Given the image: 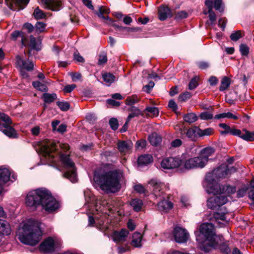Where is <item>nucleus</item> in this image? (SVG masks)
<instances>
[{
  "mask_svg": "<svg viewBox=\"0 0 254 254\" xmlns=\"http://www.w3.org/2000/svg\"><path fill=\"white\" fill-rule=\"evenodd\" d=\"M26 205L32 209L41 206L45 211L51 213L59 207V202L45 188L38 189L29 191L25 198Z\"/></svg>",
  "mask_w": 254,
  "mask_h": 254,
  "instance_id": "obj_1",
  "label": "nucleus"
},
{
  "mask_svg": "<svg viewBox=\"0 0 254 254\" xmlns=\"http://www.w3.org/2000/svg\"><path fill=\"white\" fill-rule=\"evenodd\" d=\"M195 234L200 248L206 253L212 249H216L221 241V236L215 234L214 225L211 223L202 224L199 232H196Z\"/></svg>",
  "mask_w": 254,
  "mask_h": 254,
  "instance_id": "obj_2",
  "label": "nucleus"
},
{
  "mask_svg": "<svg viewBox=\"0 0 254 254\" xmlns=\"http://www.w3.org/2000/svg\"><path fill=\"white\" fill-rule=\"evenodd\" d=\"M40 224L32 220L24 222L18 229L17 236L22 243L31 246L37 245L42 238Z\"/></svg>",
  "mask_w": 254,
  "mask_h": 254,
  "instance_id": "obj_3",
  "label": "nucleus"
},
{
  "mask_svg": "<svg viewBox=\"0 0 254 254\" xmlns=\"http://www.w3.org/2000/svg\"><path fill=\"white\" fill-rule=\"evenodd\" d=\"M122 177L121 171L115 170L101 175H95L94 180L100 185L102 190L115 192L120 188V181Z\"/></svg>",
  "mask_w": 254,
  "mask_h": 254,
  "instance_id": "obj_4",
  "label": "nucleus"
},
{
  "mask_svg": "<svg viewBox=\"0 0 254 254\" xmlns=\"http://www.w3.org/2000/svg\"><path fill=\"white\" fill-rule=\"evenodd\" d=\"M60 159L65 167L71 169V171H67L63 175L64 177L68 179L71 182L75 183L77 177L74 170V163L70 159L69 155L61 154Z\"/></svg>",
  "mask_w": 254,
  "mask_h": 254,
  "instance_id": "obj_5",
  "label": "nucleus"
},
{
  "mask_svg": "<svg viewBox=\"0 0 254 254\" xmlns=\"http://www.w3.org/2000/svg\"><path fill=\"white\" fill-rule=\"evenodd\" d=\"M236 169L234 167H229L223 164L220 167L215 169L211 172L208 173L207 175H210L211 178H215V180L223 179L227 177L229 174L235 172Z\"/></svg>",
  "mask_w": 254,
  "mask_h": 254,
  "instance_id": "obj_6",
  "label": "nucleus"
},
{
  "mask_svg": "<svg viewBox=\"0 0 254 254\" xmlns=\"http://www.w3.org/2000/svg\"><path fill=\"white\" fill-rule=\"evenodd\" d=\"M210 175H206L204 182L206 191L209 194H221L222 186L217 183L215 178H211Z\"/></svg>",
  "mask_w": 254,
  "mask_h": 254,
  "instance_id": "obj_7",
  "label": "nucleus"
},
{
  "mask_svg": "<svg viewBox=\"0 0 254 254\" xmlns=\"http://www.w3.org/2000/svg\"><path fill=\"white\" fill-rule=\"evenodd\" d=\"M58 146H59L64 151H66L69 149V146L68 144L60 142L56 143L52 142L50 144L43 146V151L46 157H48L49 161L52 163H54L55 161L54 160V156L51 154V153L56 150Z\"/></svg>",
  "mask_w": 254,
  "mask_h": 254,
  "instance_id": "obj_8",
  "label": "nucleus"
},
{
  "mask_svg": "<svg viewBox=\"0 0 254 254\" xmlns=\"http://www.w3.org/2000/svg\"><path fill=\"white\" fill-rule=\"evenodd\" d=\"M183 158L181 157H168L163 159L161 162V166L165 169H173L177 168L180 171Z\"/></svg>",
  "mask_w": 254,
  "mask_h": 254,
  "instance_id": "obj_9",
  "label": "nucleus"
},
{
  "mask_svg": "<svg viewBox=\"0 0 254 254\" xmlns=\"http://www.w3.org/2000/svg\"><path fill=\"white\" fill-rule=\"evenodd\" d=\"M200 159L198 157L191 158L188 160L183 159V162L181 163L180 168V172H184L194 168H203V166Z\"/></svg>",
  "mask_w": 254,
  "mask_h": 254,
  "instance_id": "obj_10",
  "label": "nucleus"
},
{
  "mask_svg": "<svg viewBox=\"0 0 254 254\" xmlns=\"http://www.w3.org/2000/svg\"><path fill=\"white\" fill-rule=\"evenodd\" d=\"M228 201L226 196L224 195L215 196L208 198L207 201V207L212 209H219Z\"/></svg>",
  "mask_w": 254,
  "mask_h": 254,
  "instance_id": "obj_11",
  "label": "nucleus"
},
{
  "mask_svg": "<svg viewBox=\"0 0 254 254\" xmlns=\"http://www.w3.org/2000/svg\"><path fill=\"white\" fill-rule=\"evenodd\" d=\"M173 235L175 241L179 243L186 242L189 237V234L186 230L180 227L174 228Z\"/></svg>",
  "mask_w": 254,
  "mask_h": 254,
  "instance_id": "obj_12",
  "label": "nucleus"
},
{
  "mask_svg": "<svg viewBox=\"0 0 254 254\" xmlns=\"http://www.w3.org/2000/svg\"><path fill=\"white\" fill-rule=\"evenodd\" d=\"M149 184L152 187L153 194L156 196H162L164 191L167 190L166 186L164 184L156 179L151 180L149 182Z\"/></svg>",
  "mask_w": 254,
  "mask_h": 254,
  "instance_id": "obj_13",
  "label": "nucleus"
},
{
  "mask_svg": "<svg viewBox=\"0 0 254 254\" xmlns=\"http://www.w3.org/2000/svg\"><path fill=\"white\" fill-rule=\"evenodd\" d=\"M55 248V241L51 237L45 239L39 246L40 251L45 253L53 252Z\"/></svg>",
  "mask_w": 254,
  "mask_h": 254,
  "instance_id": "obj_14",
  "label": "nucleus"
},
{
  "mask_svg": "<svg viewBox=\"0 0 254 254\" xmlns=\"http://www.w3.org/2000/svg\"><path fill=\"white\" fill-rule=\"evenodd\" d=\"M16 65L20 70L25 69L32 71L34 68V64L29 60H23L19 56L16 57Z\"/></svg>",
  "mask_w": 254,
  "mask_h": 254,
  "instance_id": "obj_15",
  "label": "nucleus"
},
{
  "mask_svg": "<svg viewBox=\"0 0 254 254\" xmlns=\"http://www.w3.org/2000/svg\"><path fill=\"white\" fill-rule=\"evenodd\" d=\"M180 134L182 137L185 136L190 139L191 140H195L199 136V131H200V128L197 127H192L187 130L186 129H181Z\"/></svg>",
  "mask_w": 254,
  "mask_h": 254,
  "instance_id": "obj_16",
  "label": "nucleus"
},
{
  "mask_svg": "<svg viewBox=\"0 0 254 254\" xmlns=\"http://www.w3.org/2000/svg\"><path fill=\"white\" fill-rule=\"evenodd\" d=\"M215 150L212 147H206L202 149L200 153L199 156L198 157L200 159V161L203 167L207 163L209 158L214 154Z\"/></svg>",
  "mask_w": 254,
  "mask_h": 254,
  "instance_id": "obj_17",
  "label": "nucleus"
},
{
  "mask_svg": "<svg viewBox=\"0 0 254 254\" xmlns=\"http://www.w3.org/2000/svg\"><path fill=\"white\" fill-rule=\"evenodd\" d=\"M41 2L45 8L53 11H58L62 7V3L60 1L55 0H41Z\"/></svg>",
  "mask_w": 254,
  "mask_h": 254,
  "instance_id": "obj_18",
  "label": "nucleus"
},
{
  "mask_svg": "<svg viewBox=\"0 0 254 254\" xmlns=\"http://www.w3.org/2000/svg\"><path fill=\"white\" fill-rule=\"evenodd\" d=\"M223 208H225V207H222L221 209L218 210L217 212L215 213L214 216L218 224L225 225L228 223L229 219H228V212L225 210V211H223L222 209Z\"/></svg>",
  "mask_w": 254,
  "mask_h": 254,
  "instance_id": "obj_19",
  "label": "nucleus"
},
{
  "mask_svg": "<svg viewBox=\"0 0 254 254\" xmlns=\"http://www.w3.org/2000/svg\"><path fill=\"white\" fill-rule=\"evenodd\" d=\"M117 146L120 152L122 154H126L131 151L133 143L130 140L119 141L118 142Z\"/></svg>",
  "mask_w": 254,
  "mask_h": 254,
  "instance_id": "obj_20",
  "label": "nucleus"
},
{
  "mask_svg": "<svg viewBox=\"0 0 254 254\" xmlns=\"http://www.w3.org/2000/svg\"><path fill=\"white\" fill-rule=\"evenodd\" d=\"M29 0H5V1L7 6L12 10H15L16 9V6L17 5L20 7L18 9H23L24 7L22 5H26Z\"/></svg>",
  "mask_w": 254,
  "mask_h": 254,
  "instance_id": "obj_21",
  "label": "nucleus"
},
{
  "mask_svg": "<svg viewBox=\"0 0 254 254\" xmlns=\"http://www.w3.org/2000/svg\"><path fill=\"white\" fill-rule=\"evenodd\" d=\"M128 234V231L126 229H122L121 231H115L113 233L112 237L116 243H120L126 240Z\"/></svg>",
  "mask_w": 254,
  "mask_h": 254,
  "instance_id": "obj_22",
  "label": "nucleus"
},
{
  "mask_svg": "<svg viewBox=\"0 0 254 254\" xmlns=\"http://www.w3.org/2000/svg\"><path fill=\"white\" fill-rule=\"evenodd\" d=\"M173 203L168 199H163L160 201L157 204V207L159 211L167 212L172 208Z\"/></svg>",
  "mask_w": 254,
  "mask_h": 254,
  "instance_id": "obj_23",
  "label": "nucleus"
},
{
  "mask_svg": "<svg viewBox=\"0 0 254 254\" xmlns=\"http://www.w3.org/2000/svg\"><path fill=\"white\" fill-rule=\"evenodd\" d=\"M11 233V228L9 223L4 220L0 219V236L8 235Z\"/></svg>",
  "mask_w": 254,
  "mask_h": 254,
  "instance_id": "obj_24",
  "label": "nucleus"
},
{
  "mask_svg": "<svg viewBox=\"0 0 254 254\" xmlns=\"http://www.w3.org/2000/svg\"><path fill=\"white\" fill-rule=\"evenodd\" d=\"M159 18L161 20H164L169 17L171 16L170 9L166 6L160 7L158 10Z\"/></svg>",
  "mask_w": 254,
  "mask_h": 254,
  "instance_id": "obj_25",
  "label": "nucleus"
},
{
  "mask_svg": "<svg viewBox=\"0 0 254 254\" xmlns=\"http://www.w3.org/2000/svg\"><path fill=\"white\" fill-rule=\"evenodd\" d=\"M142 239V236L140 233H134L132 236L131 245L134 247H141Z\"/></svg>",
  "mask_w": 254,
  "mask_h": 254,
  "instance_id": "obj_26",
  "label": "nucleus"
},
{
  "mask_svg": "<svg viewBox=\"0 0 254 254\" xmlns=\"http://www.w3.org/2000/svg\"><path fill=\"white\" fill-rule=\"evenodd\" d=\"M236 191V188L229 185H222L221 194H225L228 196H230Z\"/></svg>",
  "mask_w": 254,
  "mask_h": 254,
  "instance_id": "obj_27",
  "label": "nucleus"
},
{
  "mask_svg": "<svg viewBox=\"0 0 254 254\" xmlns=\"http://www.w3.org/2000/svg\"><path fill=\"white\" fill-rule=\"evenodd\" d=\"M153 158L151 155L145 154L139 156L137 162L139 165H145L152 161Z\"/></svg>",
  "mask_w": 254,
  "mask_h": 254,
  "instance_id": "obj_28",
  "label": "nucleus"
},
{
  "mask_svg": "<svg viewBox=\"0 0 254 254\" xmlns=\"http://www.w3.org/2000/svg\"><path fill=\"white\" fill-rule=\"evenodd\" d=\"M3 133L9 137H16V133L14 129L10 125H4L1 130Z\"/></svg>",
  "mask_w": 254,
  "mask_h": 254,
  "instance_id": "obj_29",
  "label": "nucleus"
},
{
  "mask_svg": "<svg viewBox=\"0 0 254 254\" xmlns=\"http://www.w3.org/2000/svg\"><path fill=\"white\" fill-rule=\"evenodd\" d=\"M149 142L153 146H157L161 141V137L156 133H153L148 137Z\"/></svg>",
  "mask_w": 254,
  "mask_h": 254,
  "instance_id": "obj_30",
  "label": "nucleus"
},
{
  "mask_svg": "<svg viewBox=\"0 0 254 254\" xmlns=\"http://www.w3.org/2000/svg\"><path fill=\"white\" fill-rule=\"evenodd\" d=\"M130 204L132 207L133 210L137 212L141 210L143 203L141 200L134 198L131 200Z\"/></svg>",
  "mask_w": 254,
  "mask_h": 254,
  "instance_id": "obj_31",
  "label": "nucleus"
},
{
  "mask_svg": "<svg viewBox=\"0 0 254 254\" xmlns=\"http://www.w3.org/2000/svg\"><path fill=\"white\" fill-rule=\"evenodd\" d=\"M128 110L130 113L127 118V122H129L132 118L137 117L141 114L140 110L134 106H131Z\"/></svg>",
  "mask_w": 254,
  "mask_h": 254,
  "instance_id": "obj_32",
  "label": "nucleus"
},
{
  "mask_svg": "<svg viewBox=\"0 0 254 254\" xmlns=\"http://www.w3.org/2000/svg\"><path fill=\"white\" fill-rule=\"evenodd\" d=\"M221 118H228V119H233L234 120L238 119V117L235 114H232L231 112L227 113H223L221 114H219L216 115L214 117V119H220Z\"/></svg>",
  "mask_w": 254,
  "mask_h": 254,
  "instance_id": "obj_33",
  "label": "nucleus"
},
{
  "mask_svg": "<svg viewBox=\"0 0 254 254\" xmlns=\"http://www.w3.org/2000/svg\"><path fill=\"white\" fill-rule=\"evenodd\" d=\"M104 81L108 85H110L116 80V77L110 73H105L102 74Z\"/></svg>",
  "mask_w": 254,
  "mask_h": 254,
  "instance_id": "obj_34",
  "label": "nucleus"
},
{
  "mask_svg": "<svg viewBox=\"0 0 254 254\" xmlns=\"http://www.w3.org/2000/svg\"><path fill=\"white\" fill-rule=\"evenodd\" d=\"M223 238L221 236V241H220L218 247L216 249H219L224 254H228L230 252V250L226 244L223 242Z\"/></svg>",
  "mask_w": 254,
  "mask_h": 254,
  "instance_id": "obj_35",
  "label": "nucleus"
},
{
  "mask_svg": "<svg viewBox=\"0 0 254 254\" xmlns=\"http://www.w3.org/2000/svg\"><path fill=\"white\" fill-rule=\"evenodd\" d=\"M42 98L45 102L49 104L54 102L57 99V95L55 93H44Z\"/></svg>",
  "mask_w": 254,
  "mask_h": 254,
  "instance_id": "obj_36",
  "label": "nucleus"
},
{
  "mask_svg": "<svg viewBox=\"0 0 254 254\" xmlns=\"http://www.w3.org/2000/svg\"><path fill=\"white\" fill-rule=\"evenodd\" d=\"M230 79L227 76L224 77L221 80L219 90L222 91L226 90L230 86Z\"/></svg>",
  "mask_w": 254,
  "mask_h": 254,
  "instance_id": "obj_37",
  "label": "nucleus"
},
{
  "mask_svg": "<svg viewBox=\"0 0 254 254\" xmlns=\"http://www.w3.org/2000/svg\"><path fill=\"white\" fill-rule=\"evenodd\" d=\"M184 120L185 122L191 124L197 121V117L194 113H189L184 115Z\"/></svg>",
  "mask_w": 254,
  "mask_h": 254,
  "instance_id": "obj_38",
  "label": "nucleus"
},
{
  "mask_svg": "<svg viewBox=\"0 0 254 254\" xmlns=\"http://www.w3.org/2000/svg\"><path fill=\"white\" fill-rule=\"evenodd\" d=\"M32 85L34 88L41 91H47L48 90L46 85L38 81H33L32 82Z\"/></svg>",
  "mask_w": 254,
  "mask_h": 254,
  "instance_id": "obj_39",
  "label": "nucleus"
},
{
  "mask_svg": "<svg viewBox=\"0 0 254 254\" xmlns=\"http://www.w3.org/2000/svg\"><path fill=\"white\" fill-rule=\"evenodd\" d=\"M241 138L248 141H253L254 140V131H245L243 133Z\"/></svg>",
  "mask_w": 254,
  "mask_h": 254,
  "instance_id": "obj_40",
  "label": "nucleus"
},
{
  "mask_svg": "<svg viewBox=\"0 0 254 254\" xmlns=\"http://www.w3.org/2000/svg\"><path fill=\"white\" fill-rule=\"evenodd\" d=\"M34 17L37 19H42L46 17L45 13L43 12L39 7H37L33 13Z\"/></svg>",
  "mask_w": 254,
  "mask_h": 254,
  "instance_id": "obj_41",
  "label": "nucleus"
},
{
  "mask_svg": "<svg viewBox=\"0 0 254 254\" xmlns=\"http://www.w3.org/2000/svg\"><path fill=\"white\" fill-rule=\"evenodd\" d=\"M40 43H37L36 41L35 38L33 36L30 37V46L33 49H35L37 51L40 50Z\"/></svg>",
  "mask_w": 254,
  "mask_h": 254,
  "instance_id": "obj_42",
  "label": "nucleus"
},
{
  "mask_svg": "<svg viewBox=\"0 0 254 254\" xmlns=\"http://www.w3.org/2000/svg\"><path fill=\"white\" fill-rule=\"evenodd\" d=\"M0 119H1L4 123L2 125V127H4V125L8 126L11 124L12 122L9 117L7 115L3 113H0Z\"/></svg>",
  "mask_w": 254,
  "mask_h": 254,
  "instance_id": "obj_43",
  "label": "nucleus"
},
{
  "mask_svg": "<svg viewBox=\"0 0 254 254\" xmlns=\"http://www.w3.org/2000/svg\"><path fill=\"white\" fill-rule=\"evenodd\" d=\"M145 111L150 114L152 117H156L158 115L159 111L158 108L154 107H148L145 109Z\"/></svg>",
  "mask_w": 254,
  "mask_h": 254,
  "instance_id": "obj_44",
  "label": "nucleus"
},
{
  "mask_svg": "<svg viewBox=\"0 0 254 254\" xmlns=\"http://www.w3.org/2000/svg\"><path fill=\"white\" fill-rule=\"evenodd\" d=\"M139 101V98L136 95H132L128 97L126 99V103L128 105L131 106L132 105L136 103Z\"/></svg>",
  "mask_w": 254,
  "mask_h": 254,
  "instance_id": "obj_45",
  "label": "nucleus"
},
{
  "mask_svg": "<svg viewBox=\"0 0 254 254\" xmlns=\"http://www.w3.org/2000/svg\"><path fill=\"white\" fill-rule=\"evenodd\" d=\"M57 105L63 111H66L69 108L70 105L67 102H57Z\"/></svg>",
  "mask_w": 254,
  "mask_h": 254,
  "instance_id": "obj_46",
  "label": "nucleus"
},
{
  "mask_svg": "<svg viewBox=\"0 0 254 254\" xmlns=\"http://www.w3.org/2000/svg\"><path fill=\"white\" fill-rule=\"evenodd\" d=\"M219 127L224 130L220 131L222 134H228L230 133L231 128L226 124L221 123L219 124Z\"/></svg>",
  "mask_w": 254,
  "mask_h": 254,
  "instance_id": "obj_47",
  "label": "nucleus"
},
{
  "mask_svg": "<svg viewBox=\"0 0 254 254\" xmlns=\"http://www.w3.org/2000/svg\"><path fill=\"white\" fill-rule=\"evenodd\" d=\"M213 129L212 128H207L203 130L200 129V131H199V136L210 135L213 133Z\"/></svg>",
  "mask_w": 254,
  "mask_h": 254,
  "instance_id": "obj_48",
  "label": "nucleus"
},
{
  "mask_svg": "<svg viewBox=\"0 0 254 254\" xmlns=\"http://www.w3.org/2000/svg\"><path fill=\"white\" fill-rule=\"evenodd\" d=\"M240 51L243 56H247L249 53V48L246 44H242L240 46Z\"/></svg>",
  "mask_w": 254,
  "mask_h": 254,
  "instance_id": "obj_49",
  "label": "nucleus"
},
{
  "mask_svg": "<svg viewBox=\"0 0 254 254\" xmlns=\"http://www.w3.org/2000/svg\"><path fill=\"white\" fill-rule=\"evenodd\" d=\"M202 120H207L213 118V114L209 112H203L199 116Z\"/></svg>",
  "mask_w": 254,
  "mask_h": 254,
  "instance_id": "obj_50",
  "label": "nucleus"
},
{
  "mask_svg": "<svg viewBox=\"0 0 254 254\" xmlns=\"http://www.w3.org/2000/svg\"><path fill=\"white\" fill-rule=\"evenodd\" d=\"M243 36L241 31H237L231 34L230 36L231 39L234 41H238L240 38Z\"/></svg>",
  "mask_w": 254,
  "mask_h": 254,
  "instance_id": "obj_51",
  "label": "nucleus"
},
{
  "mask_svg": "<svg viewBox=\"0 0 254 254\" xmlns=\"http://www.w3.org/2000/svg\"><path fill=\"white\" fill-rule=\"evenodd\" d=\"M198 85L197 77H194L191 79L189 84V89L190 90L194 89Z\"/></svg>",
  "mask_w": 254,
  "mask_h": 254,
  "instance_id": "obj_52",
  "label": "nucleus"
},
{
  "mask_svg": "<svg viewBox=\"0 0 254 254\" xmlns=\"http://www.w3.org/2000/svg\"><path fill=\"white\" fill-rule=\"evenodd\" d=\"M109 125L113 130H116L119 127L118 121L116 118H112L109 121Z\"/></svg>",
  "mask_w": 254,
  "mask_h": 254,
  "instance_id": "obj_53",
  "label": "nucleus"
},
{
  "mask_svg": "<svg viewBox=\"0 0 254 254\" xmlns=\"http://www.w3.org/2000/svg\"><path fill=\"white\" fill-rule=\"evenodd\" d=\"M46 27V24L43 22H37L35 25L36 30L38 32L44 31Z\"/></svg>",
  "mask_w": 254,
  "mask_h": 254,
  "instance_id": "obj_54",
  "label": "nucleus"
},
{
  "mask_svg": "<svg viewBox=\"0 0 254 254\" xmlns=\"http://www.w3.org/2000/svg\"><path fill=\"white\" fill-rule=\"evenodd\" d=\"M209 18L211 24H214L216 20V16L215 12L212 10H208Z\"/></svg>",
  "mask_w": 254,
  "mask_h": 254,
  "instance_id": "obj_55",
  "label": "nucleus"
},
{
  "mask_svg": "<svg viewBox=\"0 0 254 254\" xmlns=\"http://www.w3.org/2000/svg\"><path fill=\"white\" fill-rule=\"evenodd\" d=\"M190 97V93L188 92H186L179 96V100L181 102H184L189 99Z\"/></svg>",
  "mask_w": 254,
  "mask_h": 254,
  "instance_id": "obj_56",
  "label": "nucleus"
},
{
  "mask_svg": "<svg viewBox=\"0 0 254 254\" xmlns=\"http://www.w3.org/2000/svg\"><path fill=\"white\" fill-rule=\"evenodd\" d=\"M21 37V41L23 42V36L22 33L19 31H15L11 33V38L13 40H15L18 37Z\"/></svg>",
  "mask_w": 254,
  "mask_h": 254,
  "instance_id": "obj_57",
  "label": "nucleus"
},
{
  "mask_svg": "<svg viewBox=\"0 0 254 254\" xmlns=\"http://www.w3.org/2000/svg\"><path fill=\"white\" fill-rule=\"evenodd\" d=\"M135 190L139 193H145L146 190L143 186L140 184H138L134 187Z\"/></svg>",
  "mask_w": 254,
  "mask_h": 254,
  "instance_id": "obj_58",
  "label": "nucleus"
},
{
  "mask_svg": "<svg viewBox=\"0 0 254 254\" xmlns=\"http://www.w3.org/2000/svg\"><path fill=\"white\" fill-rule=\"evenodd\" d=\"M188 13L185 11H181L178 12L176 14V18L177 19H182L183 18H187L188 17Z\"/></svg>",
  "mask_w": 254,
  "mask_h": 254,
  "instance_id": "obj_59",
  "label": "nucleus"
},
{
  "mask_svg": "<svg viewBox=\"0 0 254 254\" xmlns=\"http://www.w3.org/2000/svg\"><path fill=\"white\" fill-rule=\"evenodd\" d=\"M70 76L71 77L72 80L74 82H76L78 80H80L82 77V75L81 73L78 72L76 73H71L70 74Z\"/></svg>",
  "mask_w": 254,
  "mask_h": 254,
  "instance_id": "obj_60",
  "label": "nucleus"
},
{
  "mask_svg": "<svg viewBox=\"0 0 254 254\" xmlns=\"http://www.w3.org/2000/svg\"><path fill=\"white\" fill-rule=\"evenodd\" d=\"M107 62V57L106 54H102L99 55L98 60V64L103 65L106 64Z\"/></svg>",
  "mask_w": 254,
  "mask_h": 254,
  "instance_id": "obj_61",
  "label": "nucleus"
},
{
  "mask_svg": "<svg viewBox=\"0 0 254 254\" xmlns=\"http://www.w3.org/2000/svg\"><path fill=\"white\" fill-rule=\"evenodd\" d=\"M222 0H214V7L215 8L220 11H222L223 8H221Z\"/></svg>",
  "mask_w": 254,
  "mask_h": 254,
  "instance_id": "obj_62",
  "label": "nucleus"
},
{
  "mask_svg": "<svg viewBox=\"0 0 254 254\" xmlns=\"http://www.w3.org/2000/svg\"><path fill=\"white\" fill-rule=\"evenodd\" d=\"M247 190V188H246V187L239 190L237 191L238 197H243V196H244L246 194Z\"/></svg>",
  "mask_w": 254,
  "mask_h": 254,
  "instance_id": "obj_63",
  "label": "nucleus"
},
{
  "mask_svg": "<svg viewBox=\"0 0 254 254\" xmlns=\"http://www.w3.org/2000/svg\"><path fill=\"white\" fill-rule=\"evenodd\" d=\"M75 87H76V85L74 84L67 85L64 87V93H70Z\"/></svg>",
  "mask_w": 254,
  "mask_h": 254,
  "instance_id": "obj_64",
  "label": "nucleus"
}]
</instances>
